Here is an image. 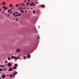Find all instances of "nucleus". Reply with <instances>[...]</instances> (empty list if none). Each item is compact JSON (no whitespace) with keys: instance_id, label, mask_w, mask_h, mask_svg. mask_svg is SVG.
Segmentation results:
<instances>
[{"instance_id":"1","label":"nucleus","mask_w":79,"mask_h":79,"mask_svg":"<svg viewBox=\"0 0 79 79\" xmlns=\"http://www.w3.org/2000/svg\"><path fill=\"white\" fill-rule=\"evenodd\" d=\"M13 58H14V59H15V60H18V59H19V57H18V58H17L16 57V56H11V59H13Z\"/></svg>"},{"instance_id":"2","label":"nucleus","mask_w":79,"mask_h":79,"mask_svg":"<svg viewBox=\"0 0 79 79\" xmlns=\"http://www.w3.org/2000/svg\"><path fill=\"white\" fill-rule=\"evenodd\" d=\"M5 77H6V75L5 74V73H3L2 74V77L3 78V79H4V78H5Z\"/></svg>"},{"instance_id":"3","label":"nucleus","mask_w":79,"mask_h":79,"mask_svg":"<svg viewBox=\"0 0 79 79\" xmlns=\"http://www.w3.org/2000/svg\"><path fill=\"white\" fill-rule=\"evenodd\" d=\"M7 65L8 66L11 67V64L10 63H9L7 64Z\"/></svg>"},{"instance_id":"4","label":"nucleus","mask_w":79,"mask_h":79,"mask_svg":"<svg viewBox=\"0 0 79 79\" xmlns=\"http://www.w3.org/2000/svg\"><path fill=\"white\" fill-rule=\"evenodd\" d=\"M11 71H13V68H12L11 67H10V69L8 70V71H9V72H10Z\"/></svg>"},{"instance_id":"5","label":"nucleus","mask_w":79,"mask_h":79,"mask_svg":"<svg viewBox=\"0 0 79 79\" xmlns=\"http://www.w3.org/2000/svg\"><path fill=\"white\" fill-rule=\"evenodd\" d=\"M27 57L28 58H31V55L30 54H28L27 56Z\"/></svg>"},{"instance_id":"6","label":"nucleus","mask_w":79,"mask_h":79,"mask_svg":"<svg viewBox=\"0 0 79 79\" xmlns=\"http://www.w3.org/2000/svg\"><path fill=\"white\" fill-rule=\"evenodd\" d=\"M34 5V6H36V4H34V3H33V2H32L31 4L30 5V6H32V5Z\"/></svg>"},{"instance_id":"7","label":"nucleus","mask_w":79,"mask_h":79,"mask_svg":"<svg viewBox=\"0 0 79 79\" xmlns=\"http://www.w3.org/2000/svg\"><path fill=\"white\" fill-rule=\"evenodd\" d=\"M16 52H20V49H17Z\"/></svg>"},{"instance_id":"8","label":"nucleus","mask_w":79,"mask_h":79,"mask_svg":"<svg viewBox=\"0 0 79 79\" xmlns=\"http://www.w3.org/2000/svg\"><path fill=\"white\" fill-rule=\"evenodd\" d=\"M20 11L22 13H24V10H20Z\"/></svg>"},{"instance_id":"9","label":"nucleus","mask_w":79,"mask_h":79,"mask_svg":"<svg viewBox=\"0 0 79 79\" xmlns=\"http://www.w3.org/2000/svg\"><path fill=\"white\" fill-rule=\"evenodd\" d=\"M18 64H15V65H14V66L15 67H17L18 66Z\"/></svg>"},{"instance_id":"10","label":"nucleus","mask_w":79,"mask_h":79,"mask_svg":"<svg viewBox=\"0 0 79 79\" xmlns=\"http://www.w3.org/2000/svg\"><path fill=\"white\" fill-rule=\"evenodd\" d=\"M8 13H10V11H11V9H10V10H8Z\"/></svg>"},{"instance_id":"11","label":"nucleus","mask_w":79,"mask_h":79,"mask_svg":"<svg viewBox=\"0 0 79 79\" xmlns=\"http://www.w3.org/2000/svg\"><path fill=\"white\" fill-rule=\"evenodd\" d=\"M2 5H5V2H3Z\"/></svg>"},{"instance_id":"12","label":"nucleus","mask_w":79,"mask_h":79,"mask_svg":"<svg viewBox=\"0 0 79 79\" xmlns=\"http://www.w3.org/2000/svg\"><path fill=\"white\" fill-rule=\"evenodd\" d=\"M8 9V7H5V8H4V10H6L7 9Z\"/></svg>"},{"instance_id":"13","label":"nucleus","mask_w":79,"mask_h":79,"mask_svg":"<svg viewBox=\"0 0 79 79\" xmlns=\"http://www.w3.org/2000/svg\"><path fill=\"white\" fill-rule=\"evenodd\" d=\"M21 14L19 13L18 15V16H21Z\"/></svg>"},{"instance_id":"14","label":"nucleus","mask_w":79,"mask_h":79,"mask_svg":"<svg viewBox=\"0 0 79 79\" xmlns=\"http://www.w3.org/2000/svg\"><path fill=\"white\" fill-rule=\"evenodd\" d=\"M13 6V5H12V4H10L9 6L10 7H12Z\"/></svg>"},{"instance_id":"15","label":"nucleus","mask_w":79,"mask_h":79,"mask_svg":"<svg viewBox=\"0 0 79 79\" xmlns=\"http://www.w3.org/2000/svg\"><path fill=\"white\" fill-rule=\"evenodd\" d=\"M41 7H42V8H44L45 7V6H44V5H42L41 6Z\"/></svg>"},{"instance_id":"16","label":"nucleus","mask_w":79,"mask_h":79,"mask_svg":"<svg viewBox=\"0 0 79 79\" xmlns=\"http://www.w3.org/2000/svg\"><path fill=\"white\" fill-rule=\"evenodd\" d=\"M23 58H24V60H26V56H23Z\"/></svg>"},{"instance_id":"17","label":"nucleus","mask_w":79,"mask_h":79,"mask_svg":"<svg viewBox=\"0 0 79 79\" xmlns=\"http://www.w3.org/2000/svg\"><path fill=\"white\" fill-rule=\"evenodd\" d=\"M13 69H16V67H14L13 68Z\"/></svg>"},{"instance_id":"18","label":"nucleus","mask_w":79,"mask_h":79,"mask_svg":"<svg viewBox=\"0 0 79 79\" xmlns=\"http://www.w3.org/2000/svg\"><path fill=\"white\" fill-rule=\"evenodd\" d=\"M8 60H10V57H9L8 58Z\"/></svg>"},{"instance_id":"19","label":"nucleus","mask_w":79,"mask_h":79,"mask_svg":"<svg viewBox=\"0 0 79 79\" xmlns=\"http://www.w3.org/2000/svg\"><path fill=\"white\" fill-rule=\"evenodd\" d=\"M3 71V69H0V71Z\"/></svg>"},{"instance_id":"20","label":"nucleus","mask_w":79,"mask_h":79,"mask_svg":"<svg viewBox=\"0 0 79 79\" xmlns=\"http://www.w3.org/2000/svg\"><path fill=\"white\" fill-rule=\"evenodd\" d=\"M13 77H15V73H13Z\"/></svg>"},{"instance_id":"21","label":"nucleus","mask_w":79,"mask_h":79,"mask_svg":"<svg viewBox=\"0 0 79 79\" xmlns=\"http://www.w3.org/2000/svg\"><path fill=\"white\" fill-rule=\"evenodd\" d=\"M25 13H26L27 12V9H26L25 11Z\"/></svg>"},{"instance_id":"22","label":"nucleus","mask_w":79,"mask_h":79,"mask_svg":"<svg viewBox=\"0 0 79 79\" xmlns=\"http://www.w3.org/2000/svg\"><path fill=\"white\" fill-rule=\"evenodd\" d=\"M22 8H23L22 7L19 8V10L20 9H22Z\"/></svg>"},{"instance_id":"23","label":"nucleus","mask_w":79,"mask_h":79,"mask_svg":"<svg viewBox=\"0 0 79 79\" xmlns=\"http://www.w3.org/2000/svg\"><path fill=\"white\" fill-rule=\"evenodd\" d=\"M14 74H18V73H17V72H15Z\"/></svg>"},{"instance_id":"24","label":"nucleus","mask_w":79,"mask_h":79,"mask_svg":"<svg viewBox=\"0 0 79 79\" xmlns=\"http://www.w3.org/2000/svg\"><path fill=\"white\" fill-rule=\"evenodd\" d=\"M33 14H35V11L33 10Z\"/></svg>"},{"instance_id":"25","label":"nucleus","mask_w":79,"mask_h":79,"mask_svg":"<svg viewBox=\"0 0 79 79\" xmlns=\"http://www.w3.org/2000/svg\"><path fill=\"white\" fill-rule=\"evenodd\" d=\"M15 13H14L13 14V16H15Z\"/></svg>"},{"instance_id":"26","label":"nucleus","mask_w":79,"mask_h":79,"mask_svg":"<svg viewBox=\"0 0 79 79\" xmlns=\"http://www.w3.org/2000/svg\"><path fill=\"white\" fill-rule=\"evenodd\" d=\"M10 77H13V75L11 74V75H10Z\"/></svg>"},{"instance_id":"27","label":"nucleus","mask_w":79,"mask_h":79,"mask_svg":"<svg viewBox=\"0 0 79 79\" xmlns=\"http://www.w3.org/2000/svg\"><path fill=\"white\" fill-rule=\"evenodd\" d=\"M15 20H16V21H18V19L16 18V19H15Z\"/></svg>"},{"instance_id":"28","label":"nucleus","mask_w":79,"mask_h":79,"mask_svg":"<svg viewBox=\"0 0 79 79\" xmlns=\"http://www.w3.org/2000/svg\"><path fill=\"white\" fill-rule=\"evenodd\" d=\"M6 69L5 68V69H3V71H6Z\"/></svg>"},{"instance_id":"29","label":"nucleus","mask_w":79,"mask_h":79,"mask_svg":"<svg viewBox=\"0 0 79 79\" xmlns=\"http://www.w3.org/2000/svg\"><path fill=\"white\" fill-rule=\"evenodd\" d=\"M6 7V6H2V8H5Z\"/></svg>"},{"instance_id":"30","label":"nucleus","mask_w":79,"mask_h":79,"mask_svg":"<svg viewBox=\"0 0 79 79\" xmlns=\"http://www.w3.org/2000/svg\"><path fill=\"white\" fill-rule=\"evenodd\" d=\"M29 3V2H27V6H28V4Z\"/></svg>"},{"instance_id":"31","label":"nucleus","mask_w":79,"mask_h":79,"mask_svg":"<svg viewBox=\"0 0 79 79\" xmlns=\"http://www.w3.org/2000/svg\"><path fill=\"white\" fill-rule=\"evenodd\" d=\"M19 6V5H18V4H17L16 5V6L17 7H18Z\"/></svg>"},{"instance_id":"32","label":"nucleus","mask_w":79,"mask_h":79,"mask_svg":"<svg viewBox=\"0 0 79 79\" xmlns=\"http://www.w3.org/2000/svg\"><path fill=\"white\" fill-rule=\"evenodd\" d=\"M4 67V65H2L1 66V68H3Z\"/></svg>"},{"instance_id":"33","label":"nucleus","mask_w":79,"mask_h":79,"mask_svg":"<svg viewBox=\"0 0 79 79\" xmlns=\"http://www.w3.org/2000/svg\"><path fill=\"white\" fill-rule=\"evenodd\" d=\"M18 12H15V13H16L17 14H18Z\"/></svg>"},{"instance_id":"34","label":"nucleus","mask_w":79,"mask_h":79,"mask_svg":"<svg viewBox=\"0 0 79 79\" xmlns=\"http://www.w3.org/2000/svg\"><path fill=\"white\" fill-rule=\"evenodd\" d=\"M7 62H8V61H7L6 60L5 61V63H7Z\"/></svg>"},{"instance_id":"35","label":"nucleus","mask_w":79,"mask_h":79,"mask_svg":"<svg viewBox=\"0 0 79 79\" xmlns=\"http://www.w3.org/2000/svg\"><path fill=\"white\" fill-rule=\"evenodd\" d=\"M18 16V15L16 14L15 15V17H16V16Z\"/></svg>"},{"instance_id":"36","label":"nucleus","mask_w":79,"mask_h":79,"mask_svg":"<svg viewBox=\"0 0 79 79\" xmlns=\"http://www.w3.org/2000/svg\"><path fill=\"white\" fill-rule=\"evenodd\" d=\"M24 5V3H23L22 5V6H23Z\"/></svg>"},{"instance_id":"37","label":"nucleus","mask_w":79,"mask_h":79,"mask_svg":"<svg viewBox=\"0 0 79 79\" xmlns=\"http://www.w3.org/2000/svg\"><path fill=\"white\" fill-rule=\"evenodd\" d=\"M4 15L5 16H6V13H4Z\"/></svg>"},{"instance_id":"38","label":"nucleus","mask_w":79,"mask_h":79,"mask_svg":"<svg viewBox=\"0 0 79 79\" xmlns=\"http://www.w3.org/2000/svg\"><path fill=\"white\" fill-rule=\"evenodd\" d=\"M21 5H22V4L20 3L19 5V6H21Z\"/></svg>"},{"instance_id":"39","label":"nucleus","mask_w":79,"mask_h":79,"mask_svg":"<svg viewBox=\"0 0 79 79\" xmlns=\"http://www.w3.org/2000/svg\"><path fill=\"white\" fill-rule=\"evenodd\" d=\"M7 16H10V15L8 14H7Z\"/></svg>"},{"instance_id":"40","label":"nucleus","mask_w":79,"mask_h":79,"mask_svg":"<svg viewBox=\"0 0 79 79\" xmlns=\"http://www.w3.org/2000/svg\"><path fill=\"white\" fill-rule=\"evenodd\" d=\"M23 10H25V9H26V8L24 7V8H23Z\"/></svg>"},{"instance_id":"41","label":"nucleus","mask_w":79,"mask_h":79,"mask_svg":"<svg viewBox=\"0 0 79 79\" xmlns=\"http://www.w3.org/2000/svg\"><path fill=\"white\" fill-rule=\"evenodd\" d=\"M26 2V0H25L24 1V3H25Z\"/></svg>"},{"instance_id":"42","label":"nucleus","mask_w":79,"mask_h":79,"mask_svg":"<svg viewBox=\"0 0 79 79\" xmlns=\"http://www.w3.org/2000/svg\"><path fill=\"white\" fill-rule=\"evenodd\" d=\"M31 10H32L33 8H32V7H31Z\"/></svg>"},{"instance_id":"43","label":"nucleus","mask_w":79,"mask_h":79,"mask_svg":"<svg viewBox=\"0 0 79 79\" xmlns=\"http://www.w3.org/2000/svg\"><path fill=\"white\" fill-rule=\"evenodd\" d=\"M2 11V10L1 9H0V11Z\"/></svg>"},{"instance_id":"44","label":"nucleus","mask_w":79,"mask_h":79,"mask_svg":"<svg viewBox=\"0 0 79 79\" xmlns=\"http://www.w3.org/2000/svg\"><path fill=\"white\" fill-rule=\"evenodd\" d=\"M2 13H4V11H2Z\"/></svg>"},{"instance_id":"45","label":"nucleus","mask_w":79,"mask_h":79,"mask_svg":"<svg viewBox=\"0 0 79 79\" xmlns=\"http://www.w3.org/2000/svg\"><path fill=\"white\" fill-rule=\"evenodd\" d=\"M13 20H14V19H15V18H13Z\"/></svg>"},{"instance_id":"46","label":"nucleus","mask_w":79,"mask_h":79,"mask_svg":"<svg viewBox=\"0 0 79 79\" xmlns=\"http://www.w3.org/2000/svg\"><path fill=\"white\" fill-rule=\"evenodd\" d=\"M13 9V7H12L11 9Z\"/></svg>"},{"instance_id":"47","label":"nucleus","mask_w":79,"mask_h":79,"mask_svg":"<svg viewBox=\"0 0 79 79\" xmlns=\"http://www.w3.org/2000/svg\"><path fill=\"white\" fill-rule=\"evenodd\" d=\"M10 14H12V12H10Z\"/></svg>"},{"instance_id":"48","label":"nucleus","mask_w":79,"mask_h":79,"mask_svg":"<svg viewBox=\"0 0 79 79\" xmlns=\"http://www.w3.org/2000/svg\"><path fill=\"white\" fill-rule=\"evenodd\" d=\"M36 4H38V3H36Z\"/></svg>"},{"instance_id":"49","label":"nucleus","mask_w":79,"mask_h":79,"mask_svg":"<svg viewBox=\"0 0 79 79\" xmlns=\"http://www.w3.org/2000/svg\"><path fill=\"white\" fill-rule=\"evenodd\" d=\"M0 60H1V58H0Z\"/></svg>"},{"instance_id":"50","label":"nucleus","mask_w":79,"mask_h":79,"mask_svg":"<svg viewBox=\"0 0 79 79\" xmlns=\"http://www.w3.org/2000/svg\"><path fill=\"white\" fill-rule=\"evenodd\" d=\"M0 79H2V78H0Z\"/></svg>"},{"instance_id":"51","label":"nucleus","mask_w":79,"mask_h":79,"mask_svg":"<svg viewBox=\"0 0 79 79\" xmlns=\"http://www.w3.org/2000/svg\"><path fill=\"white\" fill-rule=\"evenodd\" d=\"M0 66H1V65H0Z\"/></svg>"}]
</instances>
